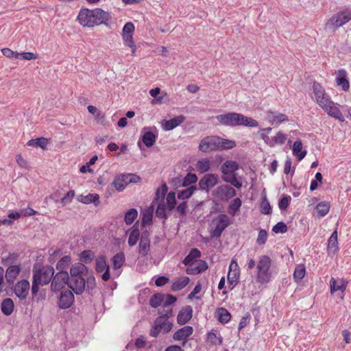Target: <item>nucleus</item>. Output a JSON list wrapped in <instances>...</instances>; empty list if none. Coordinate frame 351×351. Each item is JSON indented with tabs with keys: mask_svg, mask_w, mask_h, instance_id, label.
I'll list each match as a JSON object with an SVG mask.
<instances>
[{
	"mask_svg": "<svg viewBox=\"0 0 351 351\" xmlns=\"http://www.w3.org/2000/svg\"><path fill=\"white\" fill-rule=\"evenodd\" d=\"M313 90L318 105L330 117L339 120L345 121L344 117L335 104L325 93L323 87L317 82H314Z\"/></svg>",
	"mask_w": 351,
	"mask_h": 351,
	"instance_id": "obj_1",
	"label": "nucleus"
},
{
	"mask_svg": "<svg viewBox=\"0 0 351 351\" xmlns=\"http://www.w3.org/2000/svg\"><path fill=\"white\" fill-rule=\"evenodd\" d=\"M111 16L107 12L100 8L94 10L82 9L80 10L77 19L83 26L93 27L101 24H107Z\"/></svg>",
	"mask_w": 351,
	"mask_h": 351,
	"instance_id": "obj_2",
	"label": "nucleus"
},
{
	"mask_svg": "<svg viewBox=\"0 0 351 351\" xmlns=\"http://www.w3.org/2000/svg\"><path fill=\"white\" fill-rule=\"evenodd\" d=\"M32 293L33 295H36L40 286L48 285L55 273L53 267L49 265L38 266L35 265L33 268Z\"/></svg>",
	"mask_w": 351,
	"mask_h": 351,
	"instance_id": "obj_3",
	"label": "nucleus"
},
{
	"mask_svg": "<svg viewBox=\"0 0 351 351\" xmlns=\"http://www.w3.org/2000/svg\"><path fill=\"white\" fill-rule=\"evenodd\" d=\"M216 119L221 125L226 126L234 127L237 125H245L257 127L258 125V123L256 120L237 112H228L219 114L216 116Z\"/></svg>",
	"mask_w": 351,
	"mask_h": 351,
	"instance_id": "obj_4",
	"label": "nucleus"
},
{
	"mask_svg": "<svg viewBox=\"0 0 351 351\" xmlns=\"http://www.w3.org/2000/svg\"><path fill=\"white\" fill-rule=\"evenodd\" d=\"M171 316H172V311L171 309L158 316L154 320L149 331L150 336L157 337L160 333L165 334L169 332L173 327L172 322L168 319Z\"/></svg>",
	"mask_w": 351,
	"mask_h": 351,
	"instance_id": "obj_5",
	"label": "nucleus"
},
{
	"mask_svg": "<svg viewBox=\"0 0 351 351\" xmlns=\"http://www.w3.org/2000/svg\"><path fill=\"white\" fill-rule=\"evenodd\" d=\"M271 265V260L267 256H261L257 264L256 280L261 284L267 283L271 277L269 269Z\"/></svg>",
	"mask_w": 351,
	"mask_h": 351,
	"instance_id": "obj_6",
	"label": "nucleus"
},
{
	"mask_svg": "<svg viewBox=\"0 0 351 351\" xmlns=\"http://www.w3.org/2000/svg\"><path fill=\"white\" fill-rule=\"evenodd\" d=\"M230 224L229 217L226 214H221L213 220L212 234L213 237H219L223 231Z\"/></svg>",
	"mask_w": 351,
	"mask_h": 351,
	"instance_id": "obj_7",
	"label": "nucleus"
},
{
	"mask_svg": "<svg viewBox=\"0 0 351 351\" xmlns=\"http://www.w3.org/2000/svg\"><path fill=\"white\" fill-rule=\"evenodd\" d=\"M68 272H57L53 275L51 280V291L53 293H57L61 291L66 285H68Z\"/></svg>",
	"mask_w": 351,
	"mask_h": 351,
	"instance_id": "obj_8",
	"label": "nucleus"
},
{
	"mask_svg": "<svg viewBox=\"0 0 351 351\" xmlns=\"http://www.w3.org/2000/svg\"><path fill=\"white\" fill-rule=\"evenodd\" d=\"M351 20V10H345L332 16L327 23L328 26H332L335 28L342 26Z\"/></svg>",
	"mask_w": 351,
	"mask_h": 351,
	"instance_id": "obj_9",
	"label": "nucleus"
},
{
	"mask_svg": "<svg viewBox=\"0 0 351 351\" xmlns=\"http://www.w3.org/2000/svg\"><path fill=\"white\" fill-rule=\"evenodd\" d=\"M217 136H210L204 138L199 145V149L203 152H210L219 149Z\"/></svg>",
	"mask_w": 351,
	"mask_h": 351,
	"instance_id": "obj_10",
	"label": "nucleus"
},
{
	"mask_svg": "<svg viewBox=\"0 0 351 351\" xmlns=\"http://www.w3.org/2000/svg\"><path fill=\"white\" fill-rule=\"evenodd\" d=\"M68 286L75 294H82L86 287L84 276H77L75 278L69 276Z\"/></svg>",
	"mask_w": 351,
	"mask_h": 351,
	"instance_id": "obj_11",
	"label": "nucleus"
},
{
	"mask_svg": "<svg viewBox=\"0 0 351 351\" xmlns=\"http://www.w3.org/2000/svg\"><path fill=\"white\" fill-rule=\"evenodd\" d=\"M74 302V295L71 291L66 290L60 293L58 304L62 309L69 308Z\"/></svg>",
	"mask_w": 351,
	"mask_h": 351,
	"instance_id": "obj_12",
	"label": "nucleus"
},
{
	"mask_svg": "<svg viewBox=\"0 0 351 351\" xmlns=\"http://www.w3.org/2000/svg\"><path fill=\"white\" fill-rule=\"evenodd\" d=\"M29 289L30 285L29 281L27 280H22L15 285L14 291L19 298L23 300L27 298Z\"/></svg>",
	"mask_w": 351,
	"mask_h": 351,
	"instance_id": "obj_13",
	"label": "nucleus"
},
{
	"mask_svg": "<svg viewBox=\"0 0 351 351\" xmlns=\"http://www.w3.org/2000/svg\"><path fill=\"white\" fill-rule=\"evenodd\" d=\"M141 180V177H116L113 184L117 190L121 191L128 184V183H137Z\"/></svg>",
	"mask_w": 351,
	"mask_h": 351,
	"instance_id": "obj_14",
	"label": "nucleus"
},
{
	"mask_svg": "<svg viewBox=\"0 0 351 351\" xmlns=\"http://www.w3.org/2000/svg\"><path fill=\"white\" fill-rule=\"evenodd\" d=\"M239 277V269L235 260H232L229 266V272L228 274V283L234 287L238 282Z\"/></svg>",
	"mask_w": 351,
	"mask_h": 351,
	"instance_id": "obj_15",
	"label": "nucleus"
},
{
	"mask_svg": "<svg viewBox=\"0 0 351 351\" xmlns=\"http://www.w3.org/2000/svg\"><path fill=\"white\" fill-rule=\"evenodd\" d=\"M185 121L184 115H178L169 120H163L162 126L164 130L169 131L182 124Z\"/></svg>",
	"mask_w": 351,
	"mask_h": 351,
	"instance_id": "obj_16",
	"label": "nucleus"
},
{
	"mask_svg": "<svg viewBox=\"0 0 351 351\" xmlns=\"http://www.w3.org/2000/svg\"><path fill=\"white\" fill-rule=\"evenodd\" d=\"M89 269L82 263H75L70 268V277L85 276Z\"/></svg>",
	"mask_w": 351,
	"mask_h": 351,
	"instance_id": "obj_17",
	"label": "nucleus"
},
{
	"mask_svg": "<svg viewBox=\"0 0 351 351\" xmlns=\"http://www.w3.org/2000/svg\"><path fill=\"white\" fill-rule=\"evenodd\" d=\"M348 281L343 278L335 279L331 278L330 280V293H333L337 291L343 293L346 289Z\"/></svg>",
	"mask_w": 351,
	"mask_h": 351,
	"instance_id": "obj_18",
	"label": "nucleus"
},
{
	"mask_svg": "<svg viewBox=\"0 0 351 351\" xmlns=\"http://www.w3.org/2000/svg\"><path fill=\"white\" fill-rule=\"evenodd\" d=\"M193 308L191 306H186L182 308L177 317V321L179 324H185L192 317Z\"/></svg>",
	"mask_w": 351,
	"mask_h": 351,
	"instance_id": "obj_19",
	"label": "nucleus"
},
{
	"mask_svg": "<svg viewBox=\"0 0 351 351\" xmlns=\"http://www.w3.org/2000/svg\"><path fill=\"white\" fill-rule=\"evenodd\" d=\"M207 264L205 261L202 260L195 261L189 267L186 269V272L189 274H199L207 269Z\"/></svg>",
	"mask_w": 351,
	"mask_h": 351,
	"instance_id": "obj_20",
	"label": "nucleus"
},
{
	"mask_svg": "<svg viewBox=\"0 0 351 351\" xmlns=\"http://www.w3.org/2000/svg\"><path fill=\"white\" fill-rule=\"evenodd\" d=\"M193 332V328L191 326H184L173 334V339L176 341L186 340L192 335Z\"/></svg>",
	"mask_w": 351,
	"mask_h": 351,
	"instance_id": "obj_21",
	"label": "nucleus"
},
{
	"mask_svg": "<svg viewBox=\"0 0 351 351\" xmlns=\"http://www.w3.org/2000/svg\"><path fill=\"white\" fill-rule=\"evenodd\" d=\"M267 119L272 125H278L288 120L286 114L273 111L267 112Z\"/></svg>",
	"mask_w": 351,
	"mask_h": 351,
	"instance_id": "obj_22",
	"label": "nucleus"
},
{
	"mask_svg": "<svg viewBox=\"0 0 351 351\" xmlns=\"http://www.w3.org/2000/svg\"><path fill=\"white\" fill-rule=\"evenodd\" d=\"M21 271V268L17 265L9 267L5 272V278L9 284L13 283Z\"/></svg>",
	"mask_w": 351,
	"mask_h": 351,
	"instance_id": "obj_23",
	"label": "nucleus"
},
{
	"mask_svg": "<svg viewBox=\"0 0 351 351\" xmlns=\"http://www.w3.org/2000/svg\"><path fill=\"white\" fill-rule=\"evenodd\" d=\"M150 241L147 233H143L139 243V253L145 256L149 250Z\"/></svg>",
	"mask_w": 351,
	"mask_h": 351,
	"instance_id": "obj_24",
	"label": "nucleus"
},
{
	"mask_svg": "<svg viewBox=\"0 0 351 351\" xmlns=\"http://www.w3.org/2000/svg\"><path fill=\"white\" fill-rule=\"evenodd\" d=\"M77 199L78 202L86 204L94 203L97 206L99 203V196L97 194L89 193L86 195H80L77 197Z\"/></svg>",
	"mask_w": 351,
	"mask_h": 351,
	"instance_id": "obj_25",
	"label": "nucleus"
},
{
	"mask_svg": "<svg viewBox=\"0 0 351 351\" xmlns=\"http://www.w3.org/2000/svg\"><path fill=\"white\" fill-rule=\"evenodd\" d=\"M330 208V206L328 202H319L315 207V215L319 217H323L328 213Z\"/></svg>",
	"mask_w": 351,
	"mask_h": 351,
	"instance_id": "obj_26",
	"label": "nucleus"
},
{
	"mask_svg": "<svg viewBox=\"0 0 351 351\" xmlns=\"http://www.w3.org/2000/svg\"><path fill=\"white\" fill-rule=\"evenodd\" d=\"M338 77H337V84L338 86L342 87L343 90H348L349 89V82L346 79V72L343 69H340L337 72Z\"/></svg>",
	"mask_w": 351,
	"mask_h": 351,
	"instance_id": "obj_27",
	"label": "nucleus"
},
{
	"mask_svg": "<svg viewBox=\"0 0 351 351\" xmlns=\"http://www.w3.org/2000/svg\"><path fill=\"white\" fill-rule=\"evenodd\" d=\"M217 183V177H203L199 182L202 190H208Z\"/></svg>",
	"mask_w": 351,
	"mask_h": 351,
	"instance_id": "obj_28",
	"label": "nucleus"
},
{
	"mask_svg": "<svg viewBox=\"0 0 351 351\" xmlns=\"http://www.w3.org/2000/svg\"><path fill=\"white\" fill-rule=\"evenodd\" d=\"M239 168V165L233 160H227L221 166V171L224 175L234 173Z\"/></svg>",
	"mask_w": 351,
	"mask_h": 351,
	"instance_id": "obj_29",
	"label": "nucleus"
},
{
	"mask_svg": "<svg viewBox=\"0 0 351 351\" xmlns=\"http://www.w3.org/2000/svg\"><path fill=\"white\" fill-rule=\"evenodd\" d=\"M292 150L293 155H295L297 157L298 160H301L302 159H303L306 154V151L302 150V143L300 140L295 141L294 142Z\"/></svg>",
	"mask_w": 351,
	"mask_h": 351,
	"instance_id": "obj_30",
	"label": "nucleus"
},
{
	"mask_svg": "<svg viewBox=\"0 0 351 351\" xmlns=\"http://www.w3.org/2000/svg\"><path fill=\"white\" fill-rule=\"evenodd\" d=\"M14 308V304L11 298L4 299L1 304V310L5 315L12 314Z\"/></svg>",
	"mask_w": 351,
	"mask_h": 351,
	"instance_id": "obj_31",
	"label": "nucleus"
},
{
	"mask_svg": "<svg viewBox=\"0 0 351 351\" xmlns=\"http://www.w3.org/2000/svg\"><path fill=\"white\" fill-rule=\"evenodd\" d=\"M338 250L337 232L334 231L328 241V250L329 252L335 253Z\"/></svg>",
	"mask_w": 351,
	"mask_h": 351,
	"instance_id": "obj_32",
	"label": "nucleus"
},
{
	"mask_svg": "<svg viewBox=\"0 0 351 351\" xmlns=\"http://www.w3.org/2000/svg\"><path fill=\"white\" fill-rule=\"evenodd\" d=\"M141 139L147 147H150L154 144L156 139V135L150 131L145 132Z\"/></svg>",
	"mask_w": 351,
	"mask_h": 351,
	"instance_id": "obj_33",
	"label": "nucleus"
},
{
	"mask_svg": "<svg viewBox=\"0 0 351 351\" xmlns=\"http://www.w3.org/2000/svg\"><path fill=\"white\" fill-rule=\"evenodd\" d=\"M71 262L70 256H63L56 264V269L58 272H67L65 269L69 266Z\"/></svg>",
	"mask_w": 351,
	"mask_h": 351,
	"instance_id": "obj_34",
	"label": "nucleus"
},
{
	"mask_svg": "<svg viewBox=\"0 0 351 351\" xmlns=\"http://www.w3.org/2000/svg\"><path fill=\"white\" fill-rule=\"evenodd\" d=\"M189 282V278L187 276H182L175 281L172 285V289L177 291L184 288Z\"/></svg>",
	"mask_w": 351,
	"mask_h": 351,
	"instance_id": "obj_35",
	"label": "nucleus"
},
{
	"mask_svg": "<svg viewBox=\"0 0 351 351\" xmlns=\"http://www.w3.org/2000/svg\"><path fill=\"white\" fill-rule=\"evenodd\" d=\"M167 193V186L165 183H163L160 188L157 189L156 191V196L153 203L159 202H165V197Z\"/></svg>",
	"mask_w": 351,
	"mask_h": 351,
	"instance_id": "obj_36",
	"label": "nucleus"
},
{
	"mask_svg": "<svg viewBox=\"0 0 351 351\" xmlns=\"http://www.w3.org/2000/svg\"><path fill=\"white\" fill-rule=\"evenodd\" d=\"M223 199H228L235 195V190L229 185H223L219 188Z\"/></svg>",
	"mask_w": 351,
	"mask_h": 351,
	"instance_id": "obj_37",
	"label": "nucleus"
},
{
	"mask_svg": "<svg viewBox=\"0 0 351 351\" xmlns=\"http://www.w3.org/2000/svg\"><path fill=\"white\" fill-rule=\"evenodd\" d=\"M219 149H229L236 146V143L234 141L225 139L218 136Z\"/></svg>",
	"mask_w": 351,
	"mask_h": 351,
	"instance_id": "obj_38",
	"label": "nucleus"
},
{
	"mask_svg": "<svg viewBox=\"0 0 351 351\" xmlns=\"http://www.w3.org/2000/svg\"><path fill=\"white\" fill-rule=\"evenodd\" d=\"M123 39L125 42V45L131 48L132 56H135V53L136 51V45L133 40L132 34H122Z\"/></svg>",
	"mask_w": 351,
	"mask_h": 351,
	"instance_id": "obj_39",
	"label": "nucleus"
},
{
	"mask_svg": "<svg viewBox=\"0 0 351 351\" xmlns=\"http://www.w3.org/2000/svg\"><path fill=\"white\" fill-rule=\"evenodd\" d=\"M197 169L199 173H204L210 169V162L207 158L199 160L197 163Z\"/></svg>",
	"mask_w": 351,
	"mask_h": 351,
	"instance_id": "obj_40",
	"label": "nucleus"
},
{
	"mask_svg": "<svg viewBox=\"0 0 351 351\" xmlns=\"http://www.w3.org/2000/svg\"><path fill=\"white\" fill-rule=\"evenodd\" d=\"M138 216V212L135 208H130L128 210L125 214L124 217L125 223L127 225H131L134 221L136 219Z\"/></svg>",
	"mask_w": 351,
	"mask_h": 351,
	"instance_id": "obj_41",
	"label": "nucleus"
},
{
	"mask_svg": "<svg viewBox=\"0 0 351 351\" xmlns=\"http://www.w3.org/2000/svg\"><path fill=\"white\" fill-rule=\"evenodd\" d=\"M112 261L114 269L121 268L125 262L124 254L122 252L117 254L113 256Z\"/></svg>",
	"mask_w": 351,
	"mask_h": 351,
	"instance_id": "obj_42",
	"label": "nucleus"
},
{
	"mask_svg": "<svg viewBox=\"0 0 351 351\" xmlns=\"http://www.w3.org/2000/svg\"><path fill=\"white\" fill-rule=\"evenodd\" d=\"M95 269L99 273L103 272L106 270L109 266L106 264L105 257L101 256H99L95 260Z\"/></svg>",
	"mask_w": 351,
	"mask_h": 351,
	"instance_id": "obj_43",
	"label": "nucleus"
},
{
	"mask_svg": "<svg viewBox=\"0 0 351 351\" xmlns=\"http://www.w3.org/2000/svg\"><path fill=\"white\" fill-rule=\"evenodd\" d=\"M207 340L213 345H220L222 343V338L219 333L210 332L207 335Z\"/></svg>",
	"mask_w": 351,
	"mask_h": 351,
	"instance_id": "obj_44",
	"label": "nucleus"
},
{
	"mask_svg": "<svg viewBox=\"0 0 351 351\" xmlns=\"http://www.w3.org/2000/svg\"><path fill=\"white\" fill-rule=\"evenodd\" d=\"M85 281L88 289H93L96 286L95 278L91 270H89L87 275H85Z\"/></svg>",
	"mask_w": 351,
	"mask_h": 351,
	"instance_id": "obj_45",
	"label": "nucleus"
},
{
	"mask_svg": "<svg viewBox=\"0 0 351 351\" xmlns=\"http://www.w3.org/2000/svg\"><path fill=\"white\" fill-rule=\"evenodd\" d=\"M306 274L305 267L304 265H298L294 271L293 278L295 281L298 282L302 280Z\"/></svg>",
	"mask_w": 351,
	"mask_h": 351,
	"instance_id": "obj_46",
	"label": "nucleus"
},
{
	"mask_svg": "<svg viewBox=\"0 0 351 351\" xmlns=\"http://www.w3.org/2000/svg\"><path fill=\"white\" fill-rule=\"evenodd\" d=\"M231 318L230 313L223 308L218 309V319L221 323H227Z\"/></svg>",
	"mask_w": 351,
	"mask_h": 351,
	"instance_id": "obj_47",
	"label": "nucleus"
},
{
	"mask_svg": "<svg viewBox=\"0 0 351 351\" xmlns=\"http://www.w3.org/2000/svg\"><path fill=\"white\" fill-rule=\"evenodd\" d=\"M163 294L156 293L154 294L150 299L149 304L154 308H157L159 306H162Z\"/></svg>",
	"mask_w": 351,
	"mask_h": 351,
	"instance_id": "obj_48",
	"label": "nucleus"
},
{
	"mask_svg": "<svg viewBox=\"0 0 351 351\" xmlns=\"http://www.w3.org/2000/svg\"><path fill=\"white\" fill-rule=\"evenodd\" d=\"M154 212V206H150L147 210H145L143 213L142 223L143 224H149L152 221Z\"/></svg>",
	"mask_w": 351,
	"mask_h": 351,
	"instance_id": "obj_49",
	"label": "nucleus"
},
{
	"mask_svg": "<svg viewBox=\"0 0 351 351\" xmlns=\"http://www.w3.org/2000/svg\"><path fill=\"white\" fill-rule=\"evenodd\" d=\"M195 187L193 186H191L187 189L180 191L178 194V199H186L189 198L192 194L193 193Z\"/></svg>",
	"mask_w": 351,
	"mask_h": 351,
	"instance_id": "obj_50",
	"label": "nucleus"
},
{
	"mask_svg": "<svg viewBox=\"0 0 351 351\" xmlns=\"http://www.w3.org/2000/svg\"><path fill=\"white\" fill-rule=\"evenodd\" d=\"M166 201L167 209L169 210H172L176 204V193L174 192H170L168 193Z\"/></svg>",
	"mask_w": 351,
	"mask_h": 351,
	"instance_id": "obj_51",
	"label": "nucleus"
},
{
	"mask_svg": "<svg viewBox=\"0 0 351 351\" xmlns=\"http://www.w3.org/2000/svg\"><path fill=\"white\" fill-rule=\"evenodd\" d=\"M47 144V140L45 138H38L36 139L30 140L27 145L29 146L40 147L44 149Z\"/></svg>",
	"mask_w": 351,
	"mask_h": 351,
	"instance_id": "obj_52",
	"label": "nucleus"
},
{
	"mask_svg": "<svg viewBox=\"0 0 351 351\" xmlns=\"http://www.w3.org/2000/svg\"><path fill=\"white\" fill-rule=\"evenodd\" d=\"M176 301V298L172 295H163L162 306L167 308L165 312L169 309L172 311L170 306Z\"/></svg>",
	"mask_w": 351,
	"mask_h": 351,
	"instance_id": "obj_53",
	"label": "nucleus"
},
{
	"mask_svg": "<svg viewBox=\"0 0 351 351\" xmlns=\"http://www.w3.org/2000/svg\"><path fill=\"white\" fill-rule=\"evenodd\" d=\"M139 237V231L137 228L132 230L128 238V244L130 246H134L136 244Z\"/></svg>",
	"mask_w": 351,
	"mask_h": 351,
	"instance_id": "obj_54",
	"label": "nucleus"
},
{
	"mask_svg": "<svg viewBox=\"0 0 351 351\" xmlns=\"http://www.w3.org/2000/svg\"><path fill=\"white\" fill-rule=\"evenodd\" d=\"M156 216L162 219L167 218L166 204L165 202H158V205L156 211Z\"/></svg>",
	"mask_w": 351,
	"mask_h": 351,
	"instance_id": "obj_55",
	"label": "nucleus"
},
{
	"mask_svg": "<svg viewBox=\"0 0 351 351\" xmlns=\"http://www.w3.org/2000/svg\"><path fill=\"white\" fill-rule=\"evenodd\" d=\"M94 257V253L91 250H84L80 254V260L84 263H90Z\"/></svg>",
	"mask_w": 351,
	"mask_h": 351,
	"instance_id": "obj_56",
	"label": "nucleus"
},
{
	"mask_svg": "<svg viewBox=\"0 0 351 351\" xmlns=\"http://www.w3.org/2000/svg\"><path fill=\"white\" fill-rule=\"evenodd\" d=\"M271 206L269 201L266 198V197H263L262 198V201L261 203V212L263 214L268 215L270 213Z\"/></svg>",
	"mask_w": 351,
	"mask_h": 351,
	"instance_id": "obj_57",
	"label": "nucleus"
},
{
	"mask_svg": "<svg viewBox=\"0 0 351 351\" xmlns=\"http://www.w3.org/2000/svg\"><path fill=\"white\" fill-rule=\"evenodd\" d=\"M286 138L287 136L283 132H278L276 134V135L272 138L273 147H274L276 144H284L286 141Z\"/></svg>",
	"mask_w": 351,
	"mask_h": 351,
	"instance_id": "obj_58",
	"label": "nucleus"
},
{
	"mask_svg": "<svg viewBox=\"0 0 351 351\" xmlns=\"http://www.w3.org/2000/svg\"><path fill=\"white\" fill-rule=\"evenodd\" d=\"M241 206V201L239 198L234 199L229 206L230 213L234 215L236 212L239 210Z\"/></svg>",
	"mask_w": 351,
	"mask_h": 351,
	"instance_id": "obj_59",
	"label": "nucleus"
},
{
	"mask_svg": "<svg viewBox=\"0 0 351 351\" xmlns=\"http://www.w3.org/2000/svg\"><path fill=\"white\" fill-rule=\"evenodd\" d=\"M74 191L71 190L67 192L66 195L64 197H62L60 199V203L62 204V206H64L67 204H69L72 202V199L74 197Z\"/></svg>",
	"mask_w": 351,
	"mask_h": 351,
	"instance_id": "obj_60",
	"label": "nucleus"
},
{
	"mask_svg": "<svg viewBox=\"0 0 351 351\" xmlns=\"http://www.w3.org/2000/svg\"><path fill=\"white\" fill-rule=\"evenodd\" d=\"M291 197L289 195L284 196L280 199L278 203V206L280 210H286L289 205Z\"/></svg>",
	"mask_w": 351,
	"mask_h": 351,
	"instance_id": "obj_61",
	"label": "nucleus"
},
{
	"mask_svg": "<svg viewBox=\"0 0 351 351\" xmlns=\"http://www.w3.org/2000/svg\"><path fill=\"white\" fill-rule=\"evenodd\" d=\"M272 230L276 234L285 233L287 231V226L283 222H278L273 227Z\"/></svg>",
	"mask_w": 351,
	"mask_h": 351,
	"instance_id": "obj_62",
	"label": "nucleus"
},
{
	"mask_svg": "<svg viewBox=\"0 0 351 351\" xmlns=\"http://www.w3.org/2000/svg\"><path fill=\"white\" fill-rule=\"evenodd\" d=\"M267 239V233L265 230H261L258 232V238L256 239V243L258 245H263L265 243Z\"/></svg>",
	"mask_w": 351,
	"mask_h": 351,
	"instance_id": "obj_63",
	"label": "nucleus"
},
{
	"mask_svg": "<svg viewBox=\"0 0 351 351\" xmlns=\"http://www.w3.org/2000/svg\"><path fill=\"white\" fill-rule=\"evenodd\" d=\"M226 182H230L236 188L239 189L242 186V182L237 177H223Z\"/></svg>",
	"mask_w": 351,
	"mask_h": 351,
	"instance_id": "obj_64",
	"label": "nucleus"
}]
</instances>
